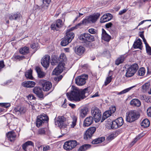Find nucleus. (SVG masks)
<instances>
[{"instance_id": "13d9d810", "label": "nucleus", "mask_w": 151, "mask_h": 151, "mask_svg": "<svg viewBox=\"0 0 151 151\" xmlns=\"http://www.w3.org/2000/svg\"><path fill=\"white\" fill-rule=\"evenodd\" d=\"M10 106V104L9 103H4L2 107L7 108L9 107Z\"/></svg>"}, {"instance_id": "5fc2aeb1", "label": "nucleus", "mask_w": 151, "mask_h": 151, "mask_svg": "<svg viewBox=\"0 0 151 151\" xmlns=\"http://www.w3.org/2000/svg\"><path fill=\"white\" fill-rule=\"evenodd\" d=\"M146 50L147 54L149 55H151V47L150 46L147 47Z\"/></svg>"}, {"instance_id": "79ce46f5", "label": "nucleus", "mask_w": 151, "mask_h": 151, "mask_svg": "<svg viewBox=\"0 0 151 151\" xmlns=\"http://www.w3.org/2000/svg\"><path fill=\"white\" fill-rule=\"evenodd\" d=\"M77 121V118L75 116L73 117L72 118V124L70 125V127L71 128H73L76 124V122Z\"/></svg>"}, {"instance_id": "dca6fc26", "label": "nucleus", "mask_w": 151, "mask_h": 151, "mask_svg": "<svg viewBox=\"0 0 151 151\" xmlns=\"http://www.w3.org/2000/svg\"><path fill=\"white\" fill-rule=\"evenodd\" d=\"M113 17L112 15L110 13H106L102 16L100 19V22L104 23L111 20Z\"/></svg>"}, {"instance_id": "423d86ee", "label": "nucleus", "mask_w": 151, "mask_h": 151, "mask_svg": "<svg viewBox=\"0 0 151 151\" xmlns=\"http://www.w3.org/2000/svg\"><path fill=\"white\" fill-rule=\"evenodd\" d=\"M124 123V120L122 117L118 118L115 120L113 121L111 124V128L115 129L121 127Z\"/></svg>"}, {"instance_id": "1a4fd4ad", "label": "nucleus", "mask_w": 151, "mask_h": 151, "mask_svg": "<svg viewBox=\"0 0 151 151\" xmlns=\"http://www.w3.org/2000/svg\"><path fill=\"white\" fill-rule=\"evenodd\" d=\"M96 130L95 127H91L89 128L86 131L84 135V139L87 140L91 138L93 134L95 132Z\"/></svg>"}, {"instance_id": "ddd939ff", "label": "nucleus", "mask_w": 151, "mask_h": 151, "mask_svg": "<svg viewBox=\"0 0 151 151\" xmlns=\"http://www.w3.org/2000/svg\"><path fill=\"white\" fill-rule=\"evenodd\" d=\"M64 70V64L63 63L58 64L57 66V83L60 81L63 77L62 75H58L59 73H61Z\"/></svg>"}, {"instance_id": "c85d7f7f", "label": "nucleus", "mask_w": 151, "mask_h": 151, "mask_svg": "<svg viewBox=\"0 0 151 151\" xmlns=\"http://www.w3.org/2000/svg\"><path fill=\"white\" fill-rule=\"evenodd\" d=\"M130 104L131 105L136 106L139 107L141 105L140 101L137 99H134L130 101Z\"/></svg>"}, {"instance_id": "39448f33", "label": "nucleus", "mask_w": 151, "mask_h": 151, "mask_svg": "<svg viewBox=\"0 0 151 151\" xmlns=\"http://www.w3.org/2000/svg\"><path fill=\"white\" fill-rule=\"evenodd\" d=\"M138 68V66L136 63H134L130 66L127 70L126 76L130 77L133 76Z\"/></svg>"}, {"instance_id": "5701e85b", "label": "nucleus", "mask_w": 151, "mask_h": 151, "mask_svg": "<svg viewBox=\"0 0 151 151\" xmlns=\"http://www.w3.org/2000/svg\"><path fill=\"white\" fill-rule=\"evenodd\" d=\"M102 39L106 41L109 42L111 39V37L107 33L103 28L102 29Z\"/></svg>"}, {"instance_id": "69168bd1", "label": "nucleus", "mask_w": 151, "mask_h": 151, "mask_svg": "<svg viewBox=\"0 0 151 151\" xmlns=\"http://www.w3.org/2000/svg\"><path fill=\"white\" fill-rule=\"evenodd\" d=\"M50 147L48 145L46 146L43 148V151H47V150L50 149Z\"/></svg>"}, {"instance_id": "4be33fe9", "label": "nucleus", "mask_w": 151, "mask_h": 151, "mask_svg": "<svg viewBox=\"0 0 151 151\" xmlns=\"http://www.w3.org/2000/svg\"><path fill=\"white\" fill-rule=\"evenodd\" d=\"M30 146H34V144L31 141H28L22 145V148L24 151H27Z\"/></svg>"}, {"instance_id": "4468645a", "label": "nucleus", "mask_w": 151, "mask_h": 151, "mask_svg": "<svg viewBox=\"0 0 151 151\" xmlns=\"http://www.w3.org/2000/svg\"><path fill=\"white\" fill-rule=\"evenodd\" d=\"M50 56L48 55H45L42 58L41 63L42 65L45 68H47L50 64Z\"/></svg>"}, {"instance_id": "49530a36", "label": "nucleus", "mask_w": 151, "mask_h": 151, "mask_svg": "<svg viewBox=\"0 0 151 151\" xmlns=\"http://www.w3.org/2000/svg\"><path fill=\"white\" fill-rule=\"evenodd\" d=\"M111 76L112 75L106 78V80L104 82L105 86H107L111 82L112 79Z\"/></svg>"}, {"instance_id": "680f3d73", "label": "nucleus", "mask_w": 151, "mask_h": 151, "mask_svg": "<svg viewBox=\"0 0 151 151\" xmlns=\"http://www.w3.org/2000/svg\"><path fill=\"white\" fill-rule=\"evenodd\" d=\"M86 20H85V19H83V20L80 23H78L77 25L78 26H80L82 24H87Z\"/></svg>"}, {"instance_id": "ea45409f", "label": "nucleus", "mask_w": 151, "mask_h": 151, "mask_svg": "<svg viewBox=\"0 0 151 151\" xmlns=\"http://www.w3.org/2000/svg\"><path fill=\"white\" fill-rule=\"evenodd\" d=\"M71 42L65 37L61 41L60 44L63 46H66Z\"/></svg>"}, {"instance_id": "7c9ffc66", "label": "nucleus", "mask_w": 151, "mask_h": 151, "mask_svg": "<svg viewBox=\"0 0 151 151\" xmlns=\"http://www.w3.org/2000/svg\"><path fill=\"white\" fill-rule=\"evenodd\" d=\"M74 36L75 35L73 33L70 32H66V35L65 37H66V39H67L70 42H71L72 40L73 39Z\"/></svg>"}, {"instance_id": "7ed1b4c3", "label": "nucleus", "mask_w": 151, "mask_h": 151, "mask_svg": "<svg viewBox=\"0 0 151 151\" xmlns=\"http://www.w3.org/2000/svg\"><path fill=\"white\" fill-rule=\"evenodd\" d=\"M49 118L47 115L44 114L38 115L37 117L36 122V126L39 127L45 123H47Z\"/></svg>"}, {"instance_id": "f3484780", "label": "nucleus", "mask_w": 151, "mask_h": 151, "mask_svg": "<svg viewBox=\"0 0 151 151\" xmlns=\"http://www.w3.org/2000/svg\"><path fill=\"white\" fill-rule=\"evenodd\" d=\"M6 135L8 140L11 142L15 141L17 137L16 133L13 131L8 132Z\"/></svg>"}, {"instance_id": "e433bc0d", "label": "nucleus", "mask_w": 151, "mask_h": 151, "mask_svg": "<svg viewBox=\"0 0 151 151\" xmlns=\"http://www.w3.org/2000/svg\"><path fill=\"white\" fill-rule=\"evenodd\" d=\"M88 111V109L86 108L82 109L80 112L81 117L82 118L85 117L87 114Z\"/></svg>"}, {"instance_id": "cd10ccee", "label": "nucleus", "mask_w": 151, "mask_h": 151, "mask_svg": "<svg viewBox=\"0 0 151 151\" xmlns=\"http://www.w3.org/2000/svg\"><path fill=\"white\" fill-rule=\"evenodd\" d=\"M85 48L82 46H80L75 49V52L77 55H81L85 52Z\"/></svg>"}, {"instance_id": "4c0bfd02", "label": "nucleus", "mask_w": 151, "mask_h": 151, "mask_svg": "<svg viewBox=\"0 0 151 151\" xmlns=\"http://www.w3.org/2000/svg\"><path fill=\"white\" fill-rule=\"evenodd\" d=\"M32 71L31 69L28 70L25 73V76L27 79L32 80L33 78L32 75Z\"/></svg>"}, {"instance_id": "09e8293b", "label": "nucleus", "mask_w": 151, "mask_h": 151, "mask_svg": "<svg viewBox=\"0 0 151 151\" xmlns=\"http://www.w3.org/2000/svg\"><path fill=\"white\" fill-rule=\"evenodd\" d=\"M30 47H31L32 49L36 50L37 49H38V48L39 45L37 43H35L31 45H30Z\"/></svg>"}, {"instance_id": "9b49d317", "label": "nucleus", "mask_w": 151, "mask_h": 151, "mask_svg": "<svg viewBox=\"0 0 151 151\" xmlns=\"http://www.w3.org/2000/svg\"><path fill=\"white\" fill-rule=\"evenodd\" d=\"M100 15V14L99 13L90 15L86 18L85 19V20H86V21L87 23H95L99 17Z\"/></svg>"}, {"instance_id": "bb28decb", "label": "nucleus", "mask_w": 151, "mask_h": 151, "mask_svg": "<svg viewBox=\"0 0 151 151\" xmlns=\"http://www.w3.org/2000/svg\"><path fill=\"white\" fill-rule=\"evenodd\" d=\"M109 110L106 111L103 114V117L101 120V122H103L105 119L110 116L111 114V112Z\"/></svg>"}, {"instance_id": "0eeeda50", "label": "nucleus", "mask_w": 151, "mask_h": 151, "mask_svg": "<svg viewBox=\"0 0 151 151\" xmlns=\"http://www.w3.org/2000/svg\"><path fill=\"white\" fill-rule=\"evenodd\" d=\"M79 39L84 41L91 42L95 40L94 36L88 33H84L82 34L79 37Z\"/></svg>"}, {"instance_id": "4d7b16f0", "label": "nucleus", "mask_w": 151, "mask_h": 151, "mask_svg": "<svg viewBox=\"0 0 151 151\" xmlns=\"http://www.w3.org/2000/svg\"><path fill=\"white\" fill-rule=\"evenodd\" d=\"M147 115L151 117V107H149L147 110Z\"/></svg>"}, {"instance_id": "bf43d9fd", "label": "nucleus", "mask_w": 151, "mask_h": 151, "mask_svg": "<svg viewBox=\"0 0 151 151\" xmlns=\"http://www.w3.org/2000/svg\"><path fill=\"white\" fill-rule=\"evenodd\" d=\"M5 65L4 64V62L3 60H1L0 61V71H1L2 68H3Z\"/></svg>"}, {"instance_id": "052dcab7", "label": "nucleus", "mask_w": 151, "mask_h": 151, "mask_svg": "<svg viewBox=\"0 0 151 151\" xmlns=\"http://www.w3.org/2000/svg\"><path fill=\"white\" fill-rule=\"evenodd\" d=\"M57 27V24L55 23V24H51V28L52 29L54 30H56V27Z\"/></svg>"}, {"instance_id": "774afa93", "label": "nucleus", "mask_w": 151, "mask_h": 151, "mask_svg": "<svg viewBox=\"0 0 151 151\" xmlns=\"http://www.w3.org/2000/svg\"><path fill=\"white\" fill-rule=\"evenodd\" d=\"M52 76L57 75V67L55 68L53 71L52 73Z\"/></svg>"}, {"instance_id": "e2e57ef3", "label": "nucleus", "mask_w": 151, "mask_h": 151, "mask_svg": "<svg viewBox=\"0 0 151 151\" xmlns=\"http://www.w3.org/2000/svg\"><path fill=\"white\" fill-rule=\"evenodd\" d=\"M148 86L146 85V84H145L143 85L142 86V89L144 90H146L148 88Z\"/></svg>"}, {"instance_id": "c03bdc74", "label": "nucleus", "mask_w": 151, "mask_h": 151, "mask_svg": "<svg viewBox=\"0 0 151 151\" xmlns=\"http://www.w3.org/2000/svg\"><path fill=\"white\" fill-rule=\"evenodd\" d=\"M51 64L52 65H56L57 64V57L55 55H53L52 56V61Z\"/></svg>"}, {"instance_id": "412c9836", "label": "nucleus", "mask_w": 151, "mask_h": 151, "mask_svg": "<svg viewBox=\"0 0 151 151\" xmlns=\"http://www.w3.org/2000/svg\"><path fill=\"white\" fill-rule=\"evenodd\" d=\"M35 83L32 81H26L22 83V86L27 88H32L35 86Z\"/></svg>"}, {"instance_id": "37998d69", "label": "nucleus", "mask_w": 151, "mask_h": 151, "mask_svg": "<svg viewBox=\"0 0 151 151\" xmlns=\"http://www.w3.org/2000/svg\"><path fill=\"white\" fill-rule=\"evenodd\" d=\"M145 72V69L144 67L141 68L138 71V73L139 75L140 76H143Z\"/></svg>"}, {"instance_id": "f8f14e48", "label": "nucleus", "mask_w": 151, "mask_h": 151, "mask_svg": "<svg viewBox=\"0 0 151 151\" xmlns=\"http://www.w3.org/2000/svg\"><path fill=\"white\" fill-rule=\"evenodd\" d=\"M66 120V118L63 116H58L57 123L58 126L60 129L64 128L66 127V125L65 124Z\"/></svg>"}, {"instance_id": "6e6552de", "label": "nucleus", "mask_w": 151, "mask_h": 151, "mask_svg": "<svg viewBox=\"0 0 151 151\" xmlns=\"http://www.w3.org/2000/svg\"><path fill=\"white\" fill-rule=\"evenodd\" d=\"M77 144V142L76 140H72L68 141L64 143L63 148L66 150H69L75 147Z\"/></svg>"}, {"instance_id": "6ab92c4d", "label": "nucleus", "mask_w": 151, "mask_h": 151, "mask_svg": "<svg viewBox=\"0 0 151 151\" xmlns=\"http://www.w3.org/2000/svg\"><path fill=\"white\" fill-rule=\"evenodd\" d=\"M93 118L92 116L88 117L84 120L83 126L84 127H88L93 123Z\"/></svg>"}, {"instance_id": "f257e3e1", "label": "nucleus", "mask_w": 151, "mask_h": 151, "mask_svg": "<svg viewBox=\"0 0 151 151\" xmlns=\"http://www.w3.org/2000/svg\"><path fill=\"white\" fill-rule=\"evenodd\" d=\"M88 88L84 89L83 90L77 89L71 91L70 93H67L66 96L68 99L70 101H80L86 97L85 94L87 92Z\"/></svg>"}, {"instance_id": "8fccbe9b", "label": "nucleus", "mask_w": 151, "mask_h": 151, "mask_svg": "<svg viewBox=\"0 0 151 151\" xmlns=\"http://www.w3.org/2000/svg\"><path fill=\"white\" fill-rule=\"evenodd\" d=\"M38 133L40 135H44L45 134V132L44 128H41L40 129L38 132Z\"/></svg>"}, {"instance_id": "72a5a7b5", "label": "nucleus", "mask_w": 151, "mask_h": 151, "mask_svg": "<svg viewBox=\"0 0 151 151\" xmlns=\"http://www.w3.org/2000/svg\"><path fill=\"white\" fill-rule=\"evenodd\" d=\"M136 86V85H135L129 88L125 89L119 92H115V93H116V94L118 95H121L128 92L132 88L135 87Z\"/></svg>"}, {"instance_id": "9d476101", "label": "nucleus", "mask_w": 151, "mask_h": 151, "mask_svg": "<svg viewBox=\"0 0 151 151\" xmlns=\"http://www.w3.org/2000/svg\"><path fill=\"white\" fill-rule=\"evenodd\" d=\"M40 82L42 83V88L44 91H49L52 87V84L50 82L42 80L40 81Z\"/></svg>"}, {"instance_id": "a211bd4d", "label": "nucleus", "mask_w": 151, "mask_h": 151, "mask_svg": "<svg viewBox=\"0 0 151 151\" xmlns=\"http://www.w3.org/2000/svg\"><path fill=\"white\" fill-rule=\"evenodd\" d=\"M76 83L79 86L84 85L86 83V79L83 76L77 77L75 79Z\"/></svg>"}, {"instance_id": "20e7f679", "label": "nucleus", "mask_w": 151, "mask_h": 151, "mask_svg": "<svg viewBox=\"0 0 151 151\" xmlns=\"http://www.w3.org/2000/svg\"><path fill=\"white\" fill-rule=\"evenodd\" d=\"M91 113L96 122H98L101 120V112L97 107H92L91 109Z\"/></svg>"}, {"instance_id": "338daca9", "label": "nucleus", "mask_w": 151, "mask_h": 151, "mask_svg": "<svg viewBox=\"0 0 151 151\" xmlns=\"http://www.w3.org/2000/svg\"><path fill=\"white\" fill-rule=\"evenodd\" d=\"M112 25V24L111 22H109L106 24L105 25V27L106 28H109L110 27H111Z\"/></svg>"}, {"instance_id": "f03ea898", "label": "nucleus", "mask_w": 151, "mask_h": 151, "mask_svg": "<svg viewBox=\"0 0 151 151\" xmlns=\"http://www.w3.org/2000/svg\"><path fill=\"white\" fill-rule=\"evenodd\" d=\"M126 116V120L129 122H133L138 119L140 117L139 112L135 110L129 111Z\"/></svg>"}, {"instance_id": "603ef678", "label": "nucleus", "mask_w": 151, "mask_h": 151, "mask_svg": "<svg viewBox=\"0 0 151 151\" xmlns=\"http://www.w3.org/2000/svg\"><path fill=\"white\" fill-rule=\"evenodd\" d=\"M115 134H112L110 135L107 138V139L108 141H110L112 140L115 137Z\"/></svg>"}, {"instance_id": "864d4df0", "label": "nucleus", "mask_w": 151, "mask_h": 151, "mask_svg": "<svg viewBox=\"0 0 151 151\" xmlns=\"http://www.w3.org/2000/svg\"><path fill=\"white\" fill-rule=\"evenodd\" d=\"M51 2V0H43V3L45 6H48Z\"/></svg>"}, {"instance_id": "58836bf2", "label": "nucleus", "mask_w": 151, "mask_h": 151, "mask_svg": "<svg viewBox=\"0 0 151 151\" xmlns=\"http://www.w3.org/2000/svg\"><path fill=\"white\" fill-rule=\"evenodd\" d=\"M19 52L21 54L25 55L29 52V48L26 47L22 48L19 50Z\"/></svg>"}, {"instance_id": "0e129e2a", "label": "nucleus", "mask_w": 151, "mask_h": 151, "mask_svg": "<svg viewBox=\"0 0 151 151\" xmlns=\"http://www.w3.org/2000/svg\"><path fill=\"white\" fill-rule=\"evenodd\" d=\"M127 9H124L120 11L119 14V15H122L124 13H125L127 11Z\"/></svg>"}, {"instance_id": "c756f323", "label": "nucleus", "mask_w": 151, "mask_h": 151, "mask_svg": "<svg viewBox=\"0 0 151 151\" xmlns=\"http://www.w3.org/2000/svg\"><path fill=\"white\" fill-rule=\"evenodd\" d=\"M150 124V121L147 119H143L140 123L141 126L144 128L148 127L149 126Z\"/></svg>"}, {"instance_id": "b1692460", "label": "nucleus", "mask_w": 151, "mask_h": 151, "mask_svg": "<svg viewBox=\"0 0 151 151\" xmlns=\"http://www.w3.org/2000/svg\"><path fill=\"white\" fill-rule=\"evenodd\" d=\"M35 70L37 73L38 76L39 78H42L45 76V73L42 71L40 67H36Z\"/></svg>"}, {"instance_id": "393cba45", "label": "nucleus", "mask_w": 151, "mask_h": 151, "mask_svg": "<svg viewBox=\"0 0 151 151\" xmlns=\"http://www.w3.org/2000/svg\"><path fill=\"white\" fill-rule=\"evenodd\" d=\"M142 44L141 40L140 39H139L134 42L133 46L134 48H139L142 49Z\"/></svg>"}, {"instance_id": "473e14b6", "label": "nucleus", "mask_w": 151, "mask_h": 151, "mask_svg": "<svg viewBox=\"0 0 151 151\" xmlns=\"http://www.w3.org/2000/svg\"><path fill=\"white\" fill-rule=\"evenodd\" d=\"M105 140L104 137H101L96 138L92 141V143L93 144L101 143Z\"/></svg>"}, {"instance_id": "aec40b11", "label": "nucleus", "mask_w": 151, "mask_h": 151, "mask_svg": "<svg viewBox=\"0 0 151 151\" xmlns=\"http://www.w3.org/2000/svg\"><path fill=\"white\" fill-rule=\"evenodd\" d=\"M21 14L18 12H16L14 14H9L8 17L9 19L12 20H20Z\"/></svg>"}, {"instance_id": "de8ad7c7", "label": "nucleus", "mask_w": 151, "mask_h": 151, "mask_svg": "<svg viewBox=\"0 0 151 151\" xmlns=\"http://www.w3.org/2000/svg\"><path fill=\"white\" fill-rule=\"evenodd\" d=\"M104 55L107 58L110 57L111 54L110 52L108 50H105L103 52Z\"/></svg>"}, {"instance_id": "f704fd0d", "label": "nucleus", "mask_w": 151, "mask_h": 151, "mask_svg": "<svg viewBox=\"0 0 151 151\" xmlns=\"http://www.w3.org/2000/svg\"><path fill=\"white\" fill-rule=\"evenodd\" d=\"M91 145L89 144H86L81 146L78 150V151H85L91 147Z\"/></svg>"}, {"instance_id": "a878e982", "label": "nucleus", "mask_w": 151, "mask_h": 151, "mask_svg": "<svg viewBox=\"0 0 151 151\" xmlns=\"http://www.w3.org/2000/svg\"><path fill=\"white\" fill-rule=\"evenodd\" d=\"M126 57L127 56L125 55H121L116 60L115 64L117 65H119L120 64L123 63L125 60Z\"/></svg>"}, {"instance_id": "2eb2a0df", "label": "nucleus", "mask_w": 151, "mask_h": 151, "mask_svg": "<svg viewBox=\"0 0 151 151\" xmlns=\"http://www.w3.org/2000/svg\"><path fill=\"white\" fill-rule=\"evenodd\" d=\"M42 89L39 86H36L33 89V92L40 98H43L44 97V94Z\"/></svg>"}, {"instance_id": "a18cd8bd", "label": "nucleus", "mask_w": 151, "mask_h": 151, "mask_svg": "<svg viewBox=\"0 0 151 151\" xmlns=\"http://www.w3.org/2000/svg\"><path fill=\"white\" fill-rule=\"evenodd\" d=\"M23 58H24V57L23 56H20L18 55H14L12 57V59L14 61H15L16 60H20Z\"/></svg>"}, {"instance_id": "c9c22d12", "label": "nucleus", "mask_w": 151, "mask_h": 151, "mask_svg": "<svg viewBox=\"0 0 151 151\" xmlns=\"http://www.w3.org/2000/svg\"><path fill=\"white\" fill-rule=\"evenodd\" d=\"M66 57L65 54L63 53H61L59 57L58 58V60L60 61V62L58 64L63 63L64 64V66L65 64L63 62L66 61Z\"/></svg>"}, {"instance_id": "3c124183", "label": "nucleus", "mask_w": 151, "mask_h": 151, "mask_svg": "<svg viewBox=\"0 0 151 151\" xmlns=\"http://www.w3.org/2000/svg\"><path fill=\"white\" fill-rule=\"evenodd\" d=\"M88 32L91 34H97L98 32L97 30L93 28L89 29Z\"/></svg>"}, {"instance_id": "6e6d98bb", "label": "nucleus", "mask_w": 151, "mask_h": 151, "mask_svg": "<svg viewBox=\"0 0 151 151\" xmlns=\"http://www.w3.org/2000/svg\"><path fill=\"white\" fill-rule=\"evenodd\" d=\"M116 109L115 106H112L110 107L109 108V110L111 111V113H114L115 111H116Z\"/></svg>"}, {"instance_id": "a19ab883", "label": "nucleus", "mask_w": 151, "mask_h": 151, "mask_svg": "<svg viewBox=\"0 0 151 151\" xmlns=\"http://www.w3.org/2000/svg\"><path fill=\"white\" fill-rule=\"evenodd\" d=\"M63 21L60 19L57 20V31L59 30L58 28L60 29V32L62 31V29L61 28L63 25Z\"/></svg>"}, {"instance_id": "2f4dec72", "label": "nucleus", "mask_w": 151, "mask_h": 151, "mask_svg": "<svg viewBox=\"0 0 151 151\" xmlns=\"http://www.w3.org/2000/svg\"><path fill=\"white\" fill-rule=\"evenodd\" d=\"M14 111H15L16 114L17 113L18 114H19L24 113L26 111V109L23 107H18L15 108Z\"/></svg>"}]
</instances>
